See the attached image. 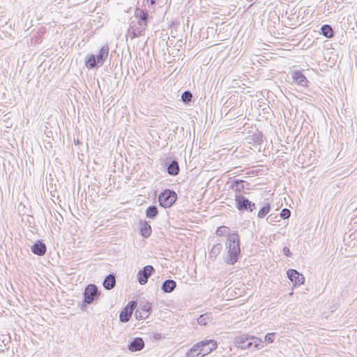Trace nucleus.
<instances>
[{"mask_svg":"<svg viewBox=\"0 0 357 357\" xmlns=\"http://www.w3.org/2000/svg\"><path fill=\"white\" fill-rule=\"evenodd\" d=\"M289 279L294 284V285H300L304 282V277L297 271L289 269L287 272Z\"/></svg>","mask_w":357,"mask_h":357,"instance_id":"obj_8","label":"nucleus"},{"mask_svg":"<svg viewBox=\"0 0 357 357\" xmlns=\"http://www.w3.org/2000/svg\"><path fill=\"white\" fill-rule=\"evenodd\" d=\"M250 336L241 335L237 337L236 343L239 347L243 349H249Z\"/></svg>","mask_w":357,"mask_h":357,"instance_id":"obj_16","label":"nucleus"},{"mask_svg":"<svg viewBox=\"0 0 357 357\" xmlns=\"http://www.w3.org/2000/svg\"><path fill=\"white\" fill-rule=\"evenodd\" d=\"M147 27V22H137L130 26L129 35L131 39L144 35Z\"/></svg>","mask_w":357,"mask_h":357,"instance_id":"obj_4","label":"nucleus"},{"mask_svg":"<svg viewBox=\"0 0 357 357\" xmlns=\"http://www.w3.org/2000/svg\"><path fill=\"white\" fill-rule=\"evenodd\" d=\"M108 54H109V50H108L107 47H103L100 50V51L98 52V54L96 58L97 60L98 65L102 66L104 63L105 61L106 60V59L108 56Z\"/></svg>","mask_w":357,"mask_h":357,"instance_id":"obj_14","label":"nucleus"},{"mask_svg":"<svg viewBox=\"0 0 357 357\" xmlns=\"http://www.w3.org/2000/svg\"><path fill=\"white\" fill-rule=\"evenodd\" d=\"M177 195L170 190H165L158 197L160 205L164 208L171 207L176 201Z\"/></svg>","mask_w":357,"mask_h":357,"instance_id":"obj_3","label":"nucleus"},{"mask_svg":"<svg viewBox=\"0 0 357 357\" xmlns=\"http://www.w3.org/2000/svg\"><path fill=\"white\" fill-rule=\"evenodd\" d=\"M217 342L214 340H206L196 343L186 353V357H204L217 348Z\"/></svg>","mask_w":357,"mask_h":357,"instance_id":"obj_1","label":"nucleus"},{"mask_svg":"<svg viewBox=\"0 0 357 357\" xmlns=\"http://www.w3.org/2000/svg\"><path fill=\"white\" fill-rule=\"evenodd\" d=\"M252 345L255 348L263 347V340L261 338L255 336H250L249 348H250Z\"/></svg>","mask_w":357,"mask_h":357,"instance_id":"obj_19","label":"nucleus"},{"mask_svg":"<svg viewBox=\"0 0 357 357\" xmlns=\"http://www.w3.org/2000/svg\"><path fill=\"white\" fill-rule=\"evenodd\" d=\"M322 34L326 38H332L333 36V31L331 26L328 24L323 25L321 27Z\"/></svg>","mask_w":357,"mask_h":357,"instance_id":"obj_24","label":"nucleus"},{"mask_svg":"<svg viewBox=\"0 0 357 357\" xmlns=\"http://www.w3.org/2000/svg\"><path fill=\"white\" fill-rule=\"evenodd\" d=\"M235 201L236 202V208L239 211L248 210L252 212L255 208V204L243 196L236 195Z\"/></svg>","mask_w":357,"mask_h":357,"instance_id":"obj_5","label":"nucleus"},{"mask_svg":"<svg viewBox=\"0 0 357 357\" xmlns=\"http://www.w3.org/2000/svg\"><path fill=\"white\" fill-rule=\"evenodd\" d=\"M275 333H268L265 336V341L268 343H272V342H273V341L275 340Z\"/></svg>","mask_w":357,"mask_h":357,"instance_id":"obj_30","label":"nucleus"},{"mask_svg":"<svg viewBox=\"0 0 357 357\" xmlns=\"http://www.w3.org/2000/svg\"><path fill=\"white\" fill-rule=\"evenodd\" d=\"M86 66L89 69L93 68L97 63V60L96 59V56L93 54L89 55L85 61Z\"/></svg>","mask_w":357,"mask_h":357,"instance_id":"obj_23","label":"nucleus"},{"mask_svg":"<svg viewBox=\"0 0 357 357\" xmlns=\"http://www.w3.org/2000/svg\"><path fill=\"white\" fill-rule=\"evenodd\" d=\"M158 214V209L155 206H149L146 210V215L149 218H153Z\"/></svg>","mask_w":357,"mask_h":357,"instance_id":"obj_25","label":"nucleus"},{"mask_svg":"<svg viewBox=\"0 0 357 357\" xmlns=\"http://www.w3.org/2000/svg\"><path fill=\"white\" fill-rule=\"evenodd\" d=\"M244 181L239 179L236 180L233 182L231 184V188L238 193H241L244 190V185H243Z\"/></svg>","mask_w":357,"mask_h":357,"instance_id":"obj_22","label":"nucleus"},{"mask_svg":"<svg viewBox=\"0 0 357 357\" xmlns=\"http://www.w3.org/2000/svg\"><path fill=\"white\" fill-rule=\"evenodd\" d=\"M135 14V17L139 20V22H147L148 13L145 10L137 8Z\"/></svg>","mask_w":357,"mask_h":357,"instance_id":"obj_20","label":"nucleus"},{"mask_svg":"<svg viewBox=\"0 0 357 357\" xmlns=\"http://www.w3.org/2000/svg\"><path fill=\"white\" fill-rule=\"evenodd\" d=\"M270 211V205L267 204L266 206H263L258 212V217L259 218H264L265 217Z\"/></svg>","mask_w":357,"mask_h":357,"instance_id":"obj_27","label":"nucleus"},{"mask_svg":"<svg viewBox=\"0 0 357 357\" xmlns=\"http://www.w3.org/2000/svg\"><path fill=\"white\" fill-rule=\"evenodd\" d=\"M290 214H291V212L289 209L287 208H284L282 210L281 213H280V215L282 218L284 219H287L288 218H289L290 216Z\"/></svg>","mask_w":357,"mask_h":357,"instance_id":"obj_31","label":"nucleus"},{"mask_svg":"<svg viewBox=\"0 0 357 357\" xmlns=\"http://www.w3.org/2000/svg\"><path fill=\"white\" fill-rule=\"evenodd\" d=\"M150 308L149 305H144L139 307L135 312L136 318L138 319H144L148 317Z\"/></svg>","mask_w":357,"mask_h":357,"instance_id":"obj_12","label":"nucleus"},{"mask_svg":"<svg viewBox=\"0 0 357 357\" xmlns=\"http://www.w3.org/2000/svg\"><path fill=\"white\" fill-rule=\"evenodd\" d=\"M283 253L287 257L291 256V252H290V250L288 248H287V247H284L283 248Z\"/></svg>","mask_w":357,"mask_h":357,"instance_id":"obj_32","label":"nucleus"},{"mask_svg":"<svg viewBox=\"0 0 357 357\" xmlns=\"http://www.w3.org/2000/svg\"><path fill=\"white\" fill-rule=\"evenodd\" d=\"M115 284L116 279L113 275H107L103 282V286L107 289H112L115 286Z\"/></svg>","mask_w":357,"mask_h":357,"instance_id":"obj_18","label":"nucleus"},{"mask_svg":"<svg viewBox=\"0 0 357 357\" xmlns=\"http://www.w3.org/2000/svg\"><path fill=\"white\" fill-rule=\"evenodd\" d=\"M221 248L222 246L220 244L215 245L210 252V257H216V256L220 252Z\"/></svg>","mask_w":357,"mask_h":357,"instance_id":"obj_28","label":"nucleus"},{"mask_svg":"<svg viewBox=\"0 0 357 357\" xmlns=\"http://www.w3.org/2000/svg\"><path fill=\"white\" fill-rule=\"evenodd\" d=\"M136 306L137 303L135 301H130L127 305L121 310L119 315L120 321L122 322L128 321Z\"/></svg>","mask_w":357,"mask_h":357,"instance_id":"obj_6","label":"nucleus"},{"mask_svg":"<svg viewBox=\"0 0 357 357\" xmlns=\"http://www.w3.org/2000/svg\"><path fill=\"white\" fill-rule=\"evenodd\" d=\"M176 286V283L173 280H167L162 284V289L165 292L169 293L172 291Z\"/></svg>","mask_w":357,"mask_h":357,"instance_id":"obj_17","label":"nucleus"},{"mask_svg":"<svg viewBox=\"0 0 357 357\" xmlns=\"http://www.w3.org/2000/svg\"><path fill=\"white\" fill-rule=\"evenodd\" d=\"M241 250L239 238L237 234H232L228 236V254L226 257V262L228 264H234L238 260Z\"/></svg>","mask_w":357,"mask_h":357,"instance_id":"obj_2","label":"nucleus"},{"mask_svg":"<svg viewBox=\"0 0 357 357\" xmlns=\"http://www.w3.org/2000/svg\"><path fill=\"white\" fill-rule=\"evenodd\" d=\"M192 95L189 91H185L184 93H183L181 96V98L184 102L190 101L192 100Z\"/></svg>","mask_w":357,"mask_h":357,"instance_id":"obj_29","label":"nucleus"},{"mask_svg":"<svg viewBox=\"0 0 357 357\" xmlns=\"http://www.w3.org/2000/svg\"><path fill=\"white\" fill-rule=\"evenodd\" d=\"M144 346V341L140 337H136L134 340L129 344L128 349L131 351H140L143 349Z\"/></svg>","mask_w":357,"mask_h":357,"instance_id":"obj_13","label":"nucleus"},{"mask_svg":"<svg viewBox=\"0 0 357 357\" xmlns=\"http://www.w3.org/2000/svg\"><path fill=\"white\" fill-rule=\"evenodd\" d=\"M151 232V227L147 222L142 221L140 222V233L144 238L149 237Z\"/></svg>","mask_w":357,"mask_h":357,"instance_id":"obj_15","label":"nucleus"},{"mask_svg":"<svg viewBox=\"0 0 357 357\" xmlns=\"http://www.w3.org/2000/svg\"><path fill=\"white\" fill-rule=\"evenodd\" d=\"M216 235L219 236H225L229 234V228L226 226H220L216 230Z\"/></svg>","mask_w":357,"mask_h":357,"instance_id":"obj_26","label":"nucleus"},{"mask_svg":"<svg viewBox=\"0 0 357 357\" xmlns=\"http://www.w3.org/2000/svg\"><path fill=\"white\" fill-rule=\"evenodd\" d=\"M97 294V287L94 284H89L84 291V300L86 303H91Z\"/></svg>","mask_w":357,"mask_h":357,"instance_id":"obj_9","label":"nucleus"},{"mask_svg":"<svg viewBox=\"0 0 357 357\" xmlns=\"http://www.w3.org/2000/svg\"><path fill=\"white\" fill-rule=\"evenodd\" d=\"M153 268L152 266L148 265L139 271L137 273V279L141 284H144L147 282L148 278L152 274Z\"/></svg>","mask_w":357,"mask_h":357,"instance_id":"obj_7","label":"nucleus"},{"mask_svg":"<svg viewBox=\"0 0 357 357\" xmlns=\"http://www.w3.org/2000/svg\"><path fill=\"white\" fill-rule=\"evenodd\" d=\"M167 172L170 175L176 176L179 172V166L176 161H173L167 168Z\"/></svg>","mask_w":357,"mask_h":357,"instance_id":"obj_21","label":"nucleus"},{"mask_svg":"<svg viewBox=\"0 0 357 357\" xmlns=\"http://www.w3.org/2000/svg\"><path fill=\"white\" fill-rule=\"evenodd\" d=\"M46 250V245L40 241H38L31 247V251L38 256H43Z\"/></svg>","mask_w":357,"mask_h":357,"instance_id":"obj_11","label":"nucleus"},{"mask_svg":"<svg viewBox=\"0 0 357 357\" xmlns=\"http://www.w3.org/2000/svg\"><path fill=\"white\" fill-rule=\"evenodd\" d=\"M292 79L294 82L298 85H301L302 86H307L308 80L300 70H295L292 73Z\"/></svg>","mask_w":357,"mask_h":357,"instance_id":"obj_10","label":"nucleus"}]
</instances>
